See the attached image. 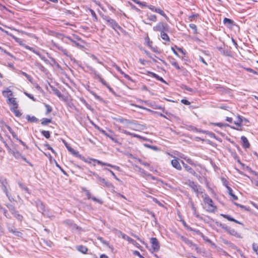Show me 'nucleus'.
Returning <instances> with one entry per match:
<instances>
[{
  "label": "nucleus",
  "instance_id": "nucleus-1",
  "mask_svg": "<svg viewBox=\"0 0 258 258\" xmlns=\"http://www.w3.org/2000/svg\"><path fill=\"white\" fill-rule=\"evenodd\" d=\"M103 19L106 21V24L110 26L113 29H114L117 33V34H119V33L116 31V29H118L122 32L124 31L123 28L118 25L116 21L111 19L110 17L105 16L103 17Z\"/></svg>",
  "mask_w": 258,
  "mask_h": 258
},
{
  "label": "nucleus",
  "instance_id": "nucleus-2",
  "mask_svg": "<svg viewBox=\"0 0 258 258\" xmlns=\"http://www.w3.org/2000/svg\"><path fill=\"white\" fill-rule=\"evenodd\" d=\"M216 223L218 226L225 230L227 232H228L231 235H233L237 238H241L240 235L237 231H236L233 229H231L230 227H228L226 224L219 222H216Z\"/></svg>",
  "mask_w": 258,
  "mask_h": 258
},
{
  "label": "nucleus",
  "instance_id": "nucleus-3",
  "mask_svg": "<svg viewBox=\"0 0 258 258\" xmlns=\"http://www.w3.org/2000/svg\"><path fill=\"white\" fill-rule=\"evenodd\" d=\"M117 121L120 123L124 124L127 127L132 130H134V127H137V126L139 125L134 120H129L122 117L118 118Z\"/></svg>",
  "mask_w": 258,
  "mask_h": 258
},
{
  "label": "nucleus",
  "instance_id": "nucleus-4",
  "mask_svg": "<svg viewBox=\"0 0 258 258\" xmlns=\"http://www.w3.org/2000/svg\"><path fill=\"white\" fill-rule=\"evenodd\" d=\"M1 187L3 192L6 194L9 200L11 202L14 201V198L12 197L11 195L9 192L8 191L9 188H10V186L7 179L5 180V181H4L1 183Z\"/></svg>",
  "mask_w": 258,
  "mask_h": 258
},
{
  "label": "nucleus",
  "instance_id": "nucleus-5",
  "mask_svg": "<svg viewBox=\"0 0 258 258\" xmlns=\"http://www.w3.org/2000/svg\"><path fill=\"white\" fill-rule=\"evenodd\" d=\"M153 29L154 31H159L161 33V32L169 31V26L166 23L160 22L155 26L153 27Z\"/></svg>",
  "mask_w": 258,
  "mask_h": 258
},
{
  "label": "nucleus",
  "instance_id": "nucleus-6",
  "mask_svg": "<svg viewBox=\"0 0 258 258\" xmlns=\"http://www.w3.org/2000/svg\"><path fill=\"white\" fill-rule=\"evenodd\" d=\"M90 122L92 124L94 125L95 127L96 128H97L102 134L110 138L113 142L115 143H118L117 139L115 137L116 136L113 135V134L112 133V132H111V131H109V133H108L104 130L100 129L99 127L95 125L92 121H90Z\"/></svg>",
  "mask_w": 258,
  "mask_h": 258
},
{
  "label": "nucleus",
  "instance_id": "nucleus-7",
  "mask_svg": "<svg viewBox=\"0 0 258 258\" xmlns=\"http://www.w3.org/2000/svg\"><path fill=\"white\" fill-rule=\"evenodd\" d=\"M205 196L204 201L205 203H207L209 207L207 211L209 212H214L217 207L214 206L213 200L207 195L205 194Z\"/></svg>",
  "mask_w": 258,
  "mask_h": 258
},
{
  "label": "nucleus",
  "instance_id": "nucleus-8",
  "mask_svg": "<svg viewBox=\"0 0 258 258\" xmlns=\"http://www.w3.org/2000/svg\"><path fill=\"white\" fill-rule=\"evenodd\" d=\"M32 203L37 208L39 212L42 213L45 211L46 208L45 205L40 199H37Z\"/></svg>",
  "mask_w": 258,
  "mask_h": 258
},
{
  "label": "nucleus",
  "instance_id": "nucleus-9",
  "mask_svg": "<svg viewBox=\"0 0 258 258\" xmlns=\"http://www.w3.org/2000/svg\"><path fill=\"white\" fill-rule=\"evenodd\" d=\"M150 242L152 244V248L154 251H158L160 249V243L156 237H152L150 239Z\"/></svg>",
  "mask_w": 258,
  "mask_h": 258
},
{
  "label": "nucleus",
  "instance_id": "nucleus-10",
  "mask_svg": "<svg viewBox=\"0 0 258 258\" xmlns=\"http://www.w3.org/2000/svg\"><path fill=\"white\" fill-rule=\"evenodd\" d=\"M181 163L183 165V167L186 171H187L188 173H190L192 175L195 176L197 178L201 177V176L199 175H198L191 167H190L187 164H185L182 161H181Z\"/></svg>",
  "mask_w": 258,
  "mask_h": 258
},
{
  "label": "nucleus",
  "instance_id": "nucleus-11",
  "mask_svg": "<svg viewBox=\"0 0 258 258\" xmlns=\"http://www.w3.org/2000/svg\"><path fill=\"white\" fill-rule=\"evenodd\" d=\"M82 190L85 192L86 195L87 196L88 199H92L94 202H97L100 204L103 203L101 200L98 199L94 197H92L89 190L87 189L85 187H82Z\"/></svg>",
  "mask_w": 258,
  "mask_h": 258
},
{
  "label": "nucleus",
  "instance_id": "nucleus-12",
  "mask_svg": "<svg viewBox=\"0 0 258 258\" xmlns=\"http://www.w3.org/2000/svg\"><path fill=\"white\" fill-rule=\"evenodd\" d=\"M188 185L194 192H196L198 196L199 193L202 192V191L200 190V189H201V186L198 185V184L194 181H189Z\"/></svg>",
  "mask_w": 258,
  "mask_h": 258
},
{
  "label": "nucleus",
  "instance_id": "nucleus-13",
  "mask_svg": "<svg viewBox=\"0 0 258 258\" xmlns=\"http://www.w3.org/2000/svg\"><path fill=\"white\" fill-rule=\"evenodd\" d=\"M7 228L9 231L12 233H13L14 235L18 237H21L22 233L18 231L16 228H15L14 226H10V225H7Z\"/></svg>",
  "mask_w": 258,
  "mask_h": 258
},
{
  "label": "nucleus",
  "instance_id": "nucleus-14",
  "mask_svg": "<svg viewBox=\"0 0 258 258\" xmlns=\"http://www.w3.org/2000/svg\"><path fill=\"white\" fill-rule=\"evenodd\" d=\"M217 49L224 55L229 56L231 55V51L227 48L222 46H217Z\"/></svg>",
  "mask_w": 258,
  "mask_h": 258
},
{
  "label": "nucleus",
  "instance_id": "nucleus-15",
  "mask_svg": "<svg viewBox=\"0 0 258 258\" xmlns=\"http://www.w3.org/2000/svg\"><path fill=\"white\" fill-rule=\"evenodd\" d=\"M221 216H222L223 217H224V218H226V219H227L228 221H232V222H234L236 223H237V224H240L241 225H243L244 224L237 221V220L234 219L233 218H232L230 215H226V214H221Z\"/></svg>",
  "mask_w": 258,
  "mask_h": 258
},
{
  "label": "nucleus",
  "instance_id": "nucleus-16",
  "mask_svg": "<svg viewBox=\"0 0 258 258\" xmlns=\"http://www.w3.org/2000/svg\"><path fill=\"white\" fill-rule=\"evenodd\" d=\"M55 46L59 50L61 51L63 53V54L66 55L67 56H69L70 57H72V55L69 53V52L67 49L63 48V47L59 46V45H56ZM71 59L72 60H74V61L76 60L74 58L73 59V58H71Z\"/></svg>",
  "mask_w": 258,
  "mask_h": 258
},
{
  "label": "nucleus",
  "instance_id": "nucleus-17",
  "mask_svg": "<svg viewBox=\"0 0 258 258\" xmlns=\"http://www.w3.org/2000/svg\"><path fill=\"white\" fill-rule=\"evenodd\" d=\"M171 165L172 166L178 170H181L182 168L181 166L177 159H174L171 160Z\"/></svg>",
  "mask_w": 258,
  "mask_h": 258
},
{
  "label": "nucleus",
  "instance_id": "nucleus-18",
  "mask_svg": "<svg viewBox=\"0 0 258 258\" xmlns=\"http://www.w3.org/2000/svg\"><path fill=\"white\" fill-rule=\"evenodd\" d=\"M66 38L74 43L73 45L76 46L80 49H83L84 48V46L83 45L81 44L80 43L78 42L77 40L72 38L71 37L67 36Z\"/></svg>",
  "mask_w": 258,
  "mask_h": 258
},
{
  "label": "nucleus",
  "instance_id": "nucleus-19",
  "mask_svg": "<svg viewBox=\"0 0 258 258\" xmlns=\"http://www.w3.org/2000/svg\"><path fill=\"white\" fill-rule=\"evenodd\" d=\"M241 140L242 141V145L243 148L245 149L249 148L250 144L247 139L245 136H241Z\"/></svg>",
  "mask_w": 258,
  "mask_h": 258
},
{
  "label": "nucleus",
  "instance_id": "nucleus-20",
  "mask_svg": "<svg viewBox=\"0 0 258 258\" xmlns=\"http://www.w3.org/2000/svg\"><path fill=\"white\" fill-rule=\"evenodd\" d=\"M148 74L149 75L152 76V77L156 78L157 80L160 81L162 83H166V81L163 79V78H162L161 77H160L157 74H156L153 72H148Z\"/></svg>",
  "mask_w": 258,
  "mask_h": 258
},
{
  "label": "nucleus",
  "instance_id": "nucleus-21",
  "mask_svg": "<svg viewBox=\"0 0 258 258\" xmlns=\"http://www.w3.org/2000/svg\"><path fill=\"white\" fill-rule=\"evenodd\" d=\"M50 88L53 92V93L56 95L59 98H61L63 97V95L61 94V93L59 91L58 89L53 87V86L49 85Z\"/></svg>",
  "mask_w": 258,
  "mask_h": 258
},
{
  "label": "nucleus",
  "instance_id": "nucleus-22",
  "mask_svg": "<svg viewBox=\"0 0 258 258\" xmlns=\"http://www.w3.org/2000/svg\"><path fill=\"white\" fill-rule=\"evenodd\" d=\"M8 103L13 105V107L11 108H18V104L16 102L15 98H9Z\"/></svg>",
  "mask_w": 258,
  "mask_h": 258
},
{
  "label": "nucleus",
  "instance_id": "nucleus-23",
  "mask_svg": "<svg viewBox=\"0 0 258 258\" xmlns=\"http://www.w3.org/2000/svg\"><path fill=\"white\" fill-rule=\"evenodd\" d=\"M77 249L84 254L87 253L88 250L87 247L82 245L77 246Z\"/></svg>",
  "mask_w": 258,
  "mask_h": 258
},
{
  "label": "nucleus",
  "instance_id": "nucleus-24",
  "mask_svg": "<svg viewBox=\"0 0 258 258\" xmlns=\"http://www.w3.org/2000/svg\"><path fill=\"white\" fill-rule=\"evenodd\" d=\"M95 75V78L99 80V81L105 86H107L108 84L106 83V82L101 77L100 75L97 74L96 72L94 73Z\"/></svg>",
  "mask_w": 258,
  "mask_h": 258
},
{
  "label": "nucleus",
  "instance_id": "nucleus-25",
  "mask_svg": "<svg viewBox=\"0 0 258 258\" xmlns=\"http://www.w3.org/2000/svg\"><path fill=\"white\" fill-rule=\"evenodd\" d=\"M180 239L183 241V242H184L186 244L190 245V246H191V245H194L195 246L196 245L194 244L193 243V242L190 240H189V239L185 237L184 236H180Z\"/></svg>",
  "mask_w": 258,
  "mask_h": 258
},
{
  "label": "nucleus",
  "instance_id": "nucleus-26",
  "mask_svg": "<svg viewBox=\"0 0 258 258\" xmlns=\"http://www.w3.org/2000/svg\"><path fill=\"white\" fill-rule=\"evenodd\" d=\"M223 23L227 27L230 26L234 24V21L229 18H225L223 20Z\"/></svg>",
  "mask_w": 258,
  "mask_h": 258
},
{
  "label": "nucleus",
  "instance_id": "nucleus-27",
  "mask_svg": "<svg viewBox=\"0 0 258 258\" xmlns=\"http://www.w3.org/2000/svg\"><path fill=\"white\" fill-rule=\"evenodd\" d=\"M19 74L24 76V77H25L31 83L33 84V79L31 76H30L29 75L27 74L26 73L23 72L22 71H20Z\"/></svg>",
  "mask_w": 258,
  "mask_h": 258
},
{
  "label": "nucleus",
  "instance_id": "nucleus-28",
  "mask_svg": "<svg viewBox=\"0 0 258 258\" xmlns=\"http://www.w3.org/2000/svg\"><path fill=\"white\" fill-rule=\"evenodd\" d=\"M167 32L168 31L161 32V33H160V35H161V37L162 38V39L163 40L168 41V42H169L170 40L169 37L166 33V32Z\"/></svg>",
  "mask_w": 258,
  "mask_h": 258
},
{
  "label": "nucleus",
  "instance_id": "nucleus-29",
  "mask_svg": "<svg viewBox=\"0 0 258 258\" xmlns=\"http://www.w3.org/2000/svg\"><path fill=\"white\" fill-rule=\"evenodd\" d=\"M170 62L171 63L172 66H173L177 70H180L181 68L179 66L178 64L176 61L175 59L173 58L172 57H171L170 58Z\"/></svg>",
  "mask_w": 258,
  "mask_h": 258
},
{
  "label": "nucleus",
  "instance_id": "nucleus-30",
  "mask_svg": "<svg viewBox=\"0 0 258 258\" xmlns=\"http://www.w3.org/2000/svg\"><path fill=\"white\" fill-rule=\"evenodd\" d=\"M121 133H123L126 135H130V136H132L134 137H136V138H139V139H141L142 137L139 135H137V134H134V133H130L126 130H122L121 131Z\"/></svg>",
  "mask_w": 258,
  "mask_h": 258
},
{
  "label": "nucleus",
  "instance_id": "nucleus-31",
  "mask_svg": "<svg viewBox=\"0 0 258 258\" xmlns=\"http://www.w3.org/2000/svg\"><path fill=\"white\" fill-rule=\"evenodd\" d=\"M243 122V117L240 115L237 116V120L234 121V124L238 126H241Z\"/></svg>",
  "mask_w": 258,
  "mask_h": 258
},
{
  "label": "nucleus",
  "instance_id": "nucleus-32",
  "mask_svg": "<svg viewBox=\"0 0 258 258\" xmlns=\"http://www.w3.org/2000/svg\"><path fill=\"white\" fill-rule=\"evenodd\" d=\"M26 119L28 121L31 122H36L38 120V119L36 117L34 116H30L29 115H27L26 116Z\"/></svg>",
  "mask_w": 258,
  "mask_h": 258
},
{
  "label": "nucleus",
  "instance_id": "nucleus-33",
  "mask_svg": "<svg viewBox=\"0 0 258 258\" xmlns=\"http://www.w3.org/2000/svg\"><path fill=\"white\" fill-rule=\"evenodd\" d=\"M19 186L22 190L25 191L27 193L30 194V191L29 188L24 184L21 182L18 183Z\"/></svg>",
  "mask_w": 258,
  "mask_h": 258
},
{
  "label": "nucleus",
  "instance_id": "nucleus-34",
  "mask_svg": "<svg viewBox=\"0 0 258 258\" xmlns=\"http://www.w3.org/2000/svg\"><path fill=\"white\" fill-rule=\"evenodd\" d=\"M2 93L5 97H8V99L11 98L10 96H12L13 94L12 91L8 89L7 90L3 91Z\"/></svg>",
  "mask_w": 258,
  "mask_h": 258
},
{
  "label": "nucleus",
  "instance_id": "nucleus-35",
  "mask_svg": "<svg viewBox=\"0 0 258 258\" xmlns=\"http://www.w3.org/2000/svg\"><path fill=\"white\" fill-rule=\"evenodd\" d=\"M12 214H13L16 218H17L18 220L20 221H21L23 218L22 215L19 214L17 210L15 211V212L13 213Z\"/></svg>",
  "mask_w": 258,
  "mask_h": 258
},
{
  "label": "nucleus",
  "instance_id": "nucleus-36",
  "mask_svg": "<svg viewBox=\"0 0 258 258\" xmlns=\"http://www.w3.org/2000/svg\"><path fill=\"white\" fill-rule=\"evenodd\" d=\"M52 122V119L51 118H43L41 120V124L43 125H46L48 123H50Z\"/></svg>",
  "mask_w": 258,
  "mask_h": 258
},
{
  "label": "nucleus",
  "instance_id": "nucleus-37",
  "mask_svg": "<svg viewBox=\"0 0 258 258\" xmlns=\"http://www.w3.org/2000/svg\"><path fill=\"white\" fill-rule=\"evenodd\" d=\"M100 181H101L102 183H103L107 187H113V185L111 183L107 181L103 178H101V179H100Z\"/></svg>",
  "mask_w": 258,
  "mask_h": 258
},
{
  "label": "nucleus",
  "instance_id": "nucleus-38",
  "mask_svg": "<svg viewBox=\"0 0 258 258\" xmlns=\"http://www.w3.org/2000/svg\"><path fill=\"white\" fill-rule=\"evenodd\" d=\"M155 12L156 13H159V14H160L161 16H163L165 18V19L166 20H168V17L166 16V15L165 14V13L164 12V11L163 10H162L161 9H159V8H157V10H155Z\"/></svg>",
  "mask_w": 258,
  "mask_h": 258
},
{
  "label": "nucleus",
  "instance_id": "nucleus-39",
  "mask_svg": "<svg viewBox=\"0 0 258 258\" xmlns=\"http://www.w3.org/2000/svg\"><path fill=\"white\" fill-rule=\"evenodd\" d=\"M228 194L233 198L234 200H237L238 197L233 193V190L231 187H229L228 189Z\"/></svg>",
  "mask_w": 258,
  "mask_h": 258
},
{
  "label": "nucleus",
  "instance_id": "nucleus-40",
  "mask_svg": "<svg viewBox=\"0 0 258 258\" xmlns=\"http://www.w3.org/2000/svg\"><path fill=\"white\" fill-rule=\"evenodd\" d=\"M147 17H148L147 19L150 21H153V22L157 21V17L155 15H152V14L147 15Z\"/></svg>",
  "mask_w": 258,
  "mask_h": 258
},
{
  "label": "nucleus",
  "instance_id": "nucleus-41",
  "mask_svg": "<svg viewBox=\"0 0 258 258\" xmlns=\"http://www.w3.org/2000/svg\"><path fill=\"white\" fill-rule=\"evenodd\" d=\"M17 108H11V110L14 113L16 116L20 117L22 115V113L19 110H17Z\"/></svg>",
  "mask_w": 258,
  "mask_h": 258
},
{
  "label": "nucleus",
  "instance_id": "nucleus-42",
  "mask_svg": "<svg viewBox=\"0 0 258 258\" xmlns=\"http://www.w3.org/2000/svg\"><path fill=\"white\" fill-rule=\"evenodd\" d=\"M66 147L67 149L73 155H75L76 156H77L78 154V152L75 150L74 149H73L72 147H71L69 146L66 145Z\"/></svg>",
  "mask_w": 258,
  "mask_h": 258
},
{
  "label": "nucleus",
  "instance_id": "nucleus-43",
  "mask_svg": "<svg viewBox=\"0 0 258 258\" xmlns=\"http://www.w3.org/2000/svg\"><path fill=\"white\" fill-rule=\"evenodd\" d=\"M194 130L196 131V132H202V133H205L207 134H208L210 136V137H213V136H215V134L213 133H211V132H210L209 131H202V130H199V129L197 128H194V129H193Z\"/></svg>",
  "mask_w": 258,
  "mask_h": 258
},
{
  "label": "nucleus",
  "instance_id": "nucleus-44",
  "mask_svg": "<svg viewBox=\"0 0 258 258\" xmlns=\"http://www.w3.org/2000/svg\"><path fill=\"white\" fill-rule=\"evenodd\" d=\"M82 102H83V103L86 106V107L88 109H89L90 110H91L92 112H93L94 111V109L91 107V106L84 99H83L82 100Z\"/></svg>",
  "mask_w": 258,
  "mask_h": 258
},
{
  "label": "nucleus",
  "instance_id": "nucleus-45",
  "mask_svg": "<svg viewBox=\"0 0 258 258\" xmlns=\"http://www.w3.org/2000/svg\"><path fill=\"white\" fill-rule=\"evenodd\" d=\"M44 106L45 107V108L46 109V112L45 113V114L47 115V114H48V113H50L52 111V108L51 106H50L48 104H47L46 103H44Z\"/></svg>",
  "mask_w": 258,
  "mask_h": 258
},
{
  "label": "nucleus",
  "instance_id": "nucleus-46",
  "mask_svg": "<svg viewBox=\"0 0 258 258\" xmlns=\"http://www.w3.org/2000/svg\"><path fill=\"white\" fill-rule=\"evenodd\" d=\"M152 106L153 109H162L164 113H166V114H168L167 112L165 111L164 108H162L161 106L155 104H152Z\"/></svg>",
  "mask_w": 258,
  "mask_h": 258
},
{
  "label": "nucleus",
  "instance_id": "nucleus-47",
  "mask_svg": "<svg viewBox=\"0 0 258 258\" xmlns=\"http://www.w3.org/2000/svg\"><path fill=\"white\" fill-rule=\"evenodd\" d=\"M7 207L11 211L12 214L16 211L15 206L12 204H8L7 205Z\"/></svg>",
  "mask_w": 258,
  "mask_h": 258
},
{
  "label": "nucleus",
  "instance_id": "nucleus-48",
  "mask_svg": "<svg viewBox=\"0 0 258 258\" xmlns=\"http://www.w3.org/2000/svg\"><path fill=\"white\" fill-rule=\"evenodd\" d=\"M144 146L148 148H150V149H152L156 151L159 150V148L157 146H155L150 145L146 144H145Z\"/></svg>",
  "mask_w": 258,
  "mask_h": 258
},
{
  "label": "nucleus",
  "instance_id": "nucleus-49",
  "mask_svg": "<svg viewBox=\"0 0 258 258\" xmlns=\"http://www.w3.org/2000/svg\"><path fill=\"white\" fill-rule=\"evenodd\" d=\"M41 133L44 136L46 139H49L50 137V132L47 131H42Z\"/></svg>",
  "mask_w": 258,
  "mask_h": 258
},
{
  "label": "nucleus",
  "instance_id": "nucleus-50",
  "mask_svg": "<svg viewBox=\"0 0 258 258\" xmlns=\"http://www.w3.org/2000/svg\"><path fill=\"white\" fill-rule=\"evenodd\" d=\"M191 209H192V210L193 211L194 214L196 216V217L200 218V216L199 214L197 212L196 208L194 206V204L192 203H191Z\"/></svg>",
  "mask_w": 258,
  "mask_h": 258
},
{
  "label": "nucleus",
  "instance_id": "nucleus-51",
  "mask_svg": "<svg viewBox=\"0 0 258 258\" xmlns=\"http://www.w3.org/2000/svg\"><path fill=\"white\" fill-rule=\"evenodd\" d=\"M213 124H214L215 125L218 126L219 127H226V126H230V125H229L228 124L223 123H221V122L214 123H213Z\"/></svg>",
  "mask_w": 258,
  "mask_h": 258
},
{
  "label": "nucleus",
  "instance_id": "nucleus-52",
  "mask_svg": "<svg viewBox=\"0 0 258 258\" xmlns=\"http://www.w3.org/2000/svg\"><path fill=\"white\" fill-rule=\"evenodd\" d=\"M189 26V27L194 30V34H196L198 33L197 27L195 24H190Z\"/></svg>",
  "mask_w": 258,
  "mask_h": 258
},
{
  "label": "nucleus",
  "instance_id": "nucleus-53",
  "mask_svg": "<svg viewBox=\"0 0 258 258\" xmlns=\"http://www.w3.org/2000/svg\"><path fill=\"white\" fill-rule=\"evenodd\" d=\"M24 93L26 96H27L28 98H29L30 99L32 100L33 101H36V99L35 98H34V96L32 94H29L27 92H24Z\"/></svg>",
  "mask_w": 258,
  "mask_h": 258
},
{
  "label": "nucleus",
  "instance_id": "nucleus-54",
  "mask_svg": "<svg viewBox=\"0 0 258 258\" xmlns=\"http://www.w3.org/2000/svg\"><path fill=\"white\" fill-rule=\"evenodd\" d=\"M98 239L102 243H103V244L105 245H107V246H108L109 245V243L108 241L105 240L103 238L101 237H98Z\"/></svg>",
  "mask_w": 258,
  "mask_h": 258
},
{
  "label": "nucleus",
  "instance_id": "nucleus-55",
  "mask_svg": "<svg viewBox=\"0 0 258 258\" xmlns=\"http://www.w3.org/2000/svg\"><path fill=\"white\" fill-rule=\"evenodd\" d=\"M222 181L223 185L226 187V188L228 190V188L230 187L228 185V181L224 178H222Z\"/></svg>",
  "mask_w": 258,
  "mask_h": 258
},
{
  "label": "nucleus",
  "instance_id": "nucleus-56",
  "mask_svg": "<svg viewBox=\"0 0 258 258\" xmlns=\"http://www.w3.org/2000/svg\"><path fill=\"white\" fill-rule=\"evenodd\" d=\"M107 166H109V167H110L117 171H120L121 170H120V168L118 166H116V165H112L111 164H109L108 163V165H107Z\"/></svg>",
  "mask_w": 258,
  "mask_h": 258
},
{
  "label": "nucleus",
  "instance_id": "nucleus-57",
  "mask_svg": "<svg viewBox=\"0 0 258 258\" xmlns=\"http://www.w3.org/2000/svg\"><path fill=\"white\" fill-rule=\"evenodd\" d=\"M26 48L28 49V50H30V51H32L33 52H34V53H35L36 54H39V52L35 50L33 48L29 46H26Z\"/></svg>",
  "mask_w": 258,
  "mask_h": 258
},
{
  "label": "nucleus",
  "instance_id": "nucleus-58",
  "mask_svg": "<svg viewBox=\"0 0 258 258\" xmlns=\"http://www.w3.org/2000/svg\"><path fill=\"white\" fill-rule=\"evenodd\" d=\"M104 169L108 171L111 174V175L113 176V177L115 179H116L117 180H119V179L117 177V176L115 175L114 173L111 170H110V169H108L107 168H104Z\"/></svg>",
  "mask_w": 258,
  "mask_h": 258
},
{
  "label": "nucleus",
  "instance_id": "nucleus-59",
  "mask_svg": "<svg viewBox=\"0 0 258 258\" xmlns=\"http://www.w3.org/2000/svg\"><path fill=\"white\" fill-rule=\"evenodd\" d=\"M44 216L50 217L51 215L50 214L49 211L47 209H45V211L41 213Z\"/></svg>",
  "mask_w": 258,
  "mask_h": 258
},
{
  "label": "nucleus",
  "instance_id": "nucleus-60",
  "mask_svg": "<svg viewBox=\"0 0 258 258\" xmlns=\"http://www.w3.org/2000/svg\"><path fill=\"white\" fill-rule=\"evenodd\" d=\"M139 162L142 165H144L145 166L147 167H150V164L142 160L141 159H139Z\"/></svg>",
  "mask_w": 258,
  "mask_h": 258
},
{
  "label": "nucleus",
  "instance_id": "nucleus-61",
  "mask_svg": "<svg viewBox=\"0 0 258 258\" xmlns=\"http://www.w3.org/2000/svg\"><path fill=\"white\" fill-rule=\"evenodd\" d=\"M130 6L131 7L132 9L135 10L137 12H141V10L138 9L137 7H136L133 4L129 3Z\"/></svg>",
  "mask_w": 258,
  "mask_h": 258
},
{
  "label": "nucleus",
  "instance_id": "nucleus-62",
  "mask_svg": "<svg viewBox=\"0 0 258 258\" xmlns=\"http://www.w3.org/2000/svg\"><path fill=\"white\" fill-rule=\"evenodd\" d=\"M44 146L46 147L47 149L50 150L53 153H55V151L48 144H45Z\"/></svg>",
  "mask_w": 258,
  "mask_h": 258
},
{
  "label": "nucleus",
  "instance_id": "nucleus-63",
  "mask_svg": "<svg viewBox=\"0 0 258 258\" xmlns=\"http://www.w3.org/2000/svg\"><path fill=\"white\" fill-rule=\"evenodd\" d=\"M247 72H250V73H252L254 74H256L257 75L258 74V73L257 72H256L255 71L252 70V69L251 68H244Z\"/></svg>",
  "mask_w": 258,
  "mask_h": 258
},
{
  "label": "nucleus",
  "instance_id": "nucleus-64",
  "mask_svg": "<svg viewBox=\"0 0 258 258\" xmlns=\"http://www.w3.org/2000/svg\"><path fill=\"white\" fill-rule=\"evenodd\" d=\"M252 249L253 250L258 254V245L254 243L252 244Z\"/></svg>",
  "mask_w": 258,
  "mask_h": 258
}]
</instances>
